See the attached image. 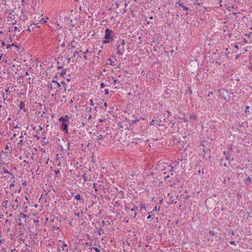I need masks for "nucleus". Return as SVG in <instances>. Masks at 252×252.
Segmentation results:
<instances>
[{"label": "nucleus", "instance_id": "obj_23", "mask_svg": "<svg viewBox=\"0 0 252 252\" xmlns=\"http://www.w3.org/2000/svg\"><path fill=\"white\" fill-rule=\"evenodd\" d=\"M157 206L155 207L154 209H153V210L152 211H151V212L149 213V214H151L152 215H153V213L157 211Z\"/></svg>", "mask_w": 252, "mask_h": 252}, {"label": "nucleus", "instance_id": "obj_3", "mask_svg": "<svg viewBox=\"0 0 252 252\" xmlns=\"http://www.w3.org/2000/svg\"><path fill=\"white\" fill-rule=\"evenodd\" d=\"M116 47H117V54L122 55L125 51L124 47L121 45H116Z\"/></svg>", "mask_w": 252, "mask_h": 252}, {"label": "nucleus", "instance_id": "obj_14", "mask_svg": "<svg viewBox=\"0 0 252 252\" xmlns=\"http://www.w3.org/2000/svg\"><path fill=\"white\" fill-rule=\"evenodd\" d=\"M139 207H140V208L141 209H144L145 210H146V206H145V204H143V203H140L139 205Z\"/></svg>", "mask_w": 252, "mask_h": 252}, {"label": "nucleus", "instance_id": "obj_19", "mask_svg": "<svg viewBox=\"0 0 252 252\" xmlns=\"http://www.w3.org/2000/svg\"><path fill=\"white\" fill-rule=\"evenodd\" d=\"M103 136L102 134L99 135L97 137V140L99 141L103 139Z\"/></svg>", "mask_w": 252, "mask_h": 252}, {"label": "nucleus", "instance_id": "obj_38", "mask_svg": "<svg viewBox=\"0 0 252 252\" xmlns=\"http://www.w3.org/2000/svg\"><path fill=\"white\" fill-rule=\"evenodd\" d=\"M72 57H70V58H68L67 59V61H68V63H70V62L71 61V59H72Z\"/></svg>", "mask_w": 252, "mask_h": 252}, {"label": "nucleus", "instance_id": "obj_53", "mask_svg": "<svg viewBox=\"0 0 252 252\" xmlns=\"http://www.w3.org/2000/svg\"><path fill=\"white\" fill-rule=\"evenodd\" d=\"M115 5H116L117 8L119 7V4L118 3H116Z\"/></svg>", "mask_w": 252, "mask_h": 252}, {"label": "nucleus", "instance_id": "obj_5", "mask_svg": "<svg viewBox=\"0 0 252 252\" xmlns=\"http://www.w3.org/2000/svg\"><path fill=\"white\" fill-rule=\"evenodd\" d=\"M177 4H178L179 6L183 7V9L186 10V15H187L188 14V11L189 10V8L187 7L186 6H185L183 2H182L181 1H179L177 2Z\"/></svg>", "mask_w": 252, "mask_h": 252}, {"label": "nucleus", "instance_id": "obj_4", "mask_svg": "<svg viewBox=\"0 0 252 252\" xmlns=\"http://www.w3.org/2000/svg\"><path fill=\"white\" fill-rule=\"evenodd\" d=\"M61 129L64 131V133H68V124L66 123H62L61 126Z\"/></svg>", "mask_w": 252, "mask_h": 252}, {"label": "nucleus", "instance_id": "obj_50", "mask_svg": "<svg viewBox=\"0 0 252 252\" xmlns=\"http://www.w3.org/2000/svg\"><path fill=\"white\" fill-rule=\"evenodd\" d=\"M151 218V215H149L148 217H147V219H150Z\"/></svg>", "mask_w": 252, "mask_h": 252}, {"label": "nucleus", "instance_id": "obj_31", "mask_svg": "<svg viewBox=\"0 0 252 252\" xmlns=\"http://www.w3.org/2000/svg\"><path fill=\"white\" fill-rule=\"evenodd\" d=\"M108 61L109 62V64L110 65H113L112 63H113V61L110 58L109 59Z\"/></svg>", "mask_w": 252, "mask_h": 252}, {"label": "nucleus", "instance_id": "obj_32", "mask_svg": "<svg viewBox=\"0 0 252 252\" xmlns=\"http://www.w3.org/2000/svg\"><path fill=\"white\" fill-rule=\"evenodd\" d=\"M94 249L95 250V252H99L100 250L98 249L97 248H94Z\"/></svg>", "mask_w": 252, "mask_h": 252}, {"label": "nucleus", "instance_id": "obj_15", "mask_svg": "<svg viewBox=\"0 0 252 252\" xmlns=\"http://www.w3.org/2000/svg\"><path fill=\"white\" fill-rule=\"evenodd\" d=\"M89 50L88 49H87L86 50L85 52H84L83 53V58L85 59V60H87L88 58H87V56L86 55V54L89 53Z\"/></svg>", "mask_w": 252, "mask_h": 252}, {"label": "nucleus", "instance_id": "obj_33", "mask_svg": "<svg viewBox=\"0 0 252 252\" xmlns=\"http://www.w3.org/2000/svg\"><path fill=\"white\" fill-rule=\"evenodd\" d=\"M230 244L232 245H236L235 242L234 241H231L230 242Z\"/></svg>", "mask_w": 252, "mask_h": 252}, {"label": "nucleus", "instance_id": "obj_20", "mask_svg": "<svg viewBox=\"0 0 252 252\" xmlns=\"http://www.w3.org/2000/svg\"><path fill=\"white\" fill-rule=\"evenodd\" d=\"M86 174L85 173L82 175V178L83 179L84 182H85L87 181V178L86 177Z\"/></svg>", "mask_w": 252, "mask_h": 252}, {"label": "nucleus", "instance_id": "obj_24", "mask_svg": "<svg viewBox=\"0 0 252 252\" xmlns=\"http://www.w3.org/2000/svg\"><path fill=\"white\" fill-rule=\"evenodd\" d=\"M246 181L249 182L250 183H251L252 182V179H251V178H250V177H248L247 178V179H246Z\"/></svg>", "mask_w": 252, "mask_h": 252}, {"label": "nucleus", "instance_id": "obj_21", "mask_svg": "<svg viewBox=\"0 0 252 252\" xmlns=\"http://www.w3.org/2000/svg\"><path fill=\"white\" fill-rule=\"evenodd\" d=\"M22 145H23V140H22L17 143V145L19 147H22Z\"/></svg>", "mask_w": 252, "mask_h": 252}, {"label": "nucleus", "instance_id": "obj_6", "mask_svg": "<svg viewBox=\"0 0 252 252\" xmlns=\"http://www.w3.org/2000/svg\"><path fill=\"white\" fill-rule=\"evenodd\" d=\"M69 117L65 115L64 116L61 117L59 118V121L62 122L63 123H66L68 121Z\"/></svg>", "mask_w": 252, "mask_h": 252}, {"label": "nucleus", "instance_id": "obj_9", "mask_svg": "<svg viewBox=\"0 0 252 252\" xmlns=\"http://www.w3.org/2000/svg\"><path fill=\"white\" fill-rule=\"evenodd\" d=\"M125 40L124 39H119L118 41H117V44L116 45H121V46L124 47L125 45Z\"/></svg>", "mask_w": 252, "mask_h": 252}, {"label": "nucleus", "instance_id": "obj_7", "mask_svg": "<svg viewBox=\"0 0 252 252\" xmlns=\"http://www.w3.org/2000/svg\"><path fill=\"white\" fill-rule=\"evenodd\" d=\"M167 195L169 196V198L168 199V203H169L170 204H177V201H174L173 199H172V197L170 196V193H168Z\"/></svg>", "mask_w": 252, "mask_h": 252}, {"label": "nucleus", "instance_id": "obj_57", "mask_svg": "<svg viewBox=\"0 0 252 252\" xmlns=\"http://www.w3.org/2000/svg\"><path fill=\"white\" fill-rule=\"evenodd\" d=\"M103 120H102V119H99V122H103Z\"/></svg>", "mask_w": 252, "mask_h": 252}, {"label": "nucleus", "instance_id": "obj_43", "mask_svg": "<svg viewBox=\"0 0 252 252\" xmlns=\"http://www.w3.org/2000/svg\"><path fill=\"white\" fill-rule=\"evenodd\" d=\"M240 56V54H238V55H237L236 56V59H238Z\"/></svg>", "mask_w": 252, "mask_h": 252}, {"label": "nucleus", "instance_id": "obj_41", "mask_svg": "<svg viewBox=\"0 0 252 252\" xmlns=\"http://www.w3.org/2000/svg\"><path fill=\"white\" fill-rule=\"evenodd\" d=\"M167 113H168V117H169V116H171V113L168 110L167 111Z\"/></svg>", "mask_w": 252, "mask_h": 252}, {"label": "nucleus", "instance_id": "obj_18", "mask_svg": "<svg viewBox=\"0 0 252 252\" xmlns=\"http://www.w3.org/2000/svg\"><path fill=\"white\" fill-rule=\"evenodd\" d=\"M3 170H4L3 173H4V174H10L13 177V178L14 177L13 174H11L7 170H6L5 169H4Z\"/></svg>", "mask_w": 252, "mask_h": 252}, {"label": "nucleus", "instance_id": "obj_34", "mask_svg": "<svg viewBox=\"0 0 252 252\" xmlns=\"http://www.w3.org/2000/svg\"><path fill=\"white\" fill-rule=\"evenodd\" d=\"M54 173L57 175L58 174V173H60V170H55L54 171Z\"/></svg>", "mask_w": 252, "mask_h": 252}, {"label": "nucleus", "instance_id": "obj_30", "mask_svg": "<svg viewBox=\"0 0 252 252\" xmlns=\"http://www.w3.org/2000/svg\"><path fill=\"white\" fill-rule=\"evenodd\" d=\"M105 85L103 83H101L100 84V88H103L105 87Z\"/></svg>", "mask_w": 252, "mask_h": 252}, {"label": "nucleus", "instance_id": "obj_51", "mask_svg": "<svg viewBox=\"0 0 252 252\" xmlns=\"http://www.w3.org/2000/svg\"><path fill=\"white\" fill-rule=\"evenodd\" d=\"M63 246L64 247H67V245L66 244L63 243Z\"/></svg>", "mask_w": 252, "mask_h": 252}, {"label": "nucleus", "instance_id": "obj_46", "mask_svg": "<svg viewBox=\"0 0 252 252\" xmlns=\"http://www.w3.org/2000/svg\"><path fill=\"white\" fill-rule=\"evenodd\" d=\"M101 223L102 225H104L105 224V222L104 220H102L101 222Z\"/></svg>", "mask_w": 252, "mask_h": 252}, {"label": "nucleus", "instance_id": "obj_60", "mask_svg": "<svg viewBox=\"0 0 252 252\" xmlns=\"http://www.w3.org/2000/svg\"><path fill=\"white\" fill-rule=\"evenodd\" d=\"M238 13H239V12H238V13L234 12V13H233V14H234V15H236V14H238Z\"/></svg>", "mask_w": 252, "mask_h": 252}, {"label": "nucleus", "instance_id": "obj_37", "mask_svg": "<svg viewBox=\"0 0 252 252\" xmlns=\"http://www.w3.org/2000/svg\"><path fill=\"white\" fill-rule=\"evenodd\" d=\"M14 184H11L10 185H9V187H10V189H11L12 187H14Z\"/></svg>", "mask_w": 252, "mask_h": 252}, {"label": "nucleus", "instance_id": "obj_25", "mask_svg": "<svg viewBox=\"0 0 252 252\" xmlns=\"http://www.w3.org/2000/svg\"><path fill=\"white\" fill-rule=\"evenodd\" d=\"M225 159H226V160H229V161H230V158H229V156L228 155H225Z\"/></svg>", "mask_w": 252, "mask_h": 252}, {"label": "nucleus", "instance_id": "obj_27", "mask_svg": "<svg viewBox=\"0 0 252 252\" xmlns=\"http://www.w3.org/2000/svg\"><path fill=\"white\" fill-rule=\"evenodd\" d=\"M78 54V52L77 51H75L73 53V56L72 57V58H75L77 54Z\"/></svg>", "mask_w": 252, "mask_h": 252}, {"label": "nucleus", "instance_id": "obj_12", "mask_svg": "<svg viewBox=\"0 0 252 252\" xmlns=\"http://www.w3.org/2000/svg\"><path fill=\"white\" fill-rule=\"evenodd\" d=\"M97 232L99 235L104 233V230L101 228H98Z\"/></svg>", "mask_w": 252, "mask_h": 252}, {"label": "nucleus", "instance_id": "obj_35", "mask_svg": "<svg viewBox=\"0 0 252 252\" xmlns=\"http://www.w3.org/2000/svg\"><path fill=\"white\" fill-rule=\"evenodd\" d=\"M11 45H10V44L7 45L6 46V48L7 49H9V48L11 49Z\"/></svg>", "mask_w": 252, "mask_h": 252}, {"label": "nucleus", "instance_id": "obj_40", "mask_svg": "<svg viewBox=\"0 0 252 252\" xmlns=\"http://www.w3.org/2000/svg\"><path fill=\"white\" fill-rule=\"evenodd\" d=\"M56 84H57V86L58 88H60L61 87V85L60 83H59L58 82H56Z\"/></svg>", "mask_w": 252, "mask_h": 252}, {"label": "nucleus", "instance_id": "obj_42", "mask_svg": "<svg viewBox=\"0 0 252 252\" xmlns=\"http://www.w3.org/2000/svg\"><path fill=\"white\" fill-rule=\"evenodd\" d=\"M94 189H95V191H96V190H97V189H96V187H95V183H94Z\"/></svg>", "mask_w": 252, "mask_h": 252}, {"label": "nucleus", "instance_id": "obj_22", "mask_svg": "<svg viewBox=\"0 0 252 252\" xmlns=\"http://www.w3.org/2000/svg\"><path fill=\"white\" fill-rule=\"evenodd\" d=\"M137 210H138V207H136V206H134L133 208L131 209V212H132V211L136 212Z\"/></svg>", "mask_w": 252, "mask_h": 252}, {"label": "nucleus", "instance_id": "obj_2", "mask_svg": "<svg viewBox=\"0 0 252 252\" xmlns=\"http://www.w3.org/2000/svg\"><path fill=\"white\" fill-rule=\"evenodd\" d=\"M18 217V223L19 226H24V223L26 222L28 216L23 213H20L17 216Z\"/></svg>", "mask_w": 252, "mask_h": 252}, {"label": "nucleus", "instance_id": "obj_11", "mask_svg": "<svg viewBox=\"0 0 252 252\" xmlns=\"http://www.w3.org/2000/svg\"><path fill=\"white\" fill-rule=\"evenodd\" d=\"M25 107V104L24 102L21 101L20 103V105H19V107H20V109L24 110V111L25 112L26 111V110Z\"/></svg>", "mask_w": 252, "mask_h": 252}, {"label": "nucleus", "instance_id": "obj_39", "mask_svg": "<svg viewBox=\"0 0 252 252\" xmlns=\"http://www.w3.org/2000/svg\"><path fill=\"white\" fill-rule=\"evenodd\" d=\"M5 45H6V44L4 43V42H2L1 43V46H2V47H4V46H5Z\"/></svg>", "mask_w": 252, "mask_h": 252}, {"label": "nucleus", "instance_id": "obj_1", "mask_svg": "<svg viewBox=\"0 0 252 252\" xmlns=\"http://www.w3.org/2000/svg\"><path fill=\"white\" fill-rule=\"evenodd\" d=\"M105 33L104 40L103 41V44L108 43L113 40L114 32L112 30L107 29L105 31Z\"/></svg>", "mask_w": 252, "mask_h": 252}, {"label": "nucleus", "instance_id": "obj_52", "mask_svg": "<svg viewBox=\"0 0 252 252\" xmlns=\"http://www.w3.org/2000/svg\"><path fill=\"white\" fill-rule=\"evenodd\" d=\"M213 94V93H212V92L208 94V97H209V96H210V95H211V94Z\"/></svg>", "mask_w": 252, "mask_h": 252}, {"label": "nucleus", "instance_id": "obj_13", "mask_svg": "<svg viewBox=\"0 0 252 252\" xmlns=\"http://www.w3.org/2000/svg\"><path fill=\"white\" fill-rule=\"evenodd\" d=\"M75 198L77 200H83V199L80 197L79 194H77L74 196Z\"/></svg>", "mask_w": 252, "mask_h": 252}, {"label": "nucleus", "instance_id": "obj_17", "mask_svg": "<svg viewBox=\"0 0 252 252\" xmlns=\"http://www.w3.org/2000/svg\"><path fill=\"white\" fill-rule=\"evenodd\" d=\"M209 234L210 236H214L216 234H217V232H215V231L213 230H210L209 232Z\"/></svg>", "mask_w": 252, "mask_h": 252}, {"label": "nucleus", "instance_id": "obj_55", "mask_svg": "<svg viewBox=\"0 0 252 252\" xmlns=\"http://www.w3.org/2000/svg\"><path fill=\"white\" fill-rule=\"evenodd\" d=\"M75 215L76 216H77V217H79V213L76 214V213H75Z\"/></svg>", "mask_w": 252, "mask_h": 252}, {"label": "nucleus", "instance_id": "obj_26", "mask_svg": "<svg viewBox=\"0 0 252 252\" xmlns=\"http://www.w3.org/2000/svg\"><path fill=\"white\" fill-rule=\"evenodd\" d=\"M249 106H247L246 107H245V112H249Z\"/></svg>", "mask_w": 252, "mask_h": 252}, {"label": "nucleus", "instance_id": "obj_48", "mask_svg": "<svg viewBox=\"0 0 252 252\" xmlns=\"http://www.w3.org/2000/svg\"><path fill=\"white\" fill-rule=\"evenodd\" d=\"M8 148H9V146H8V145H7L5 146V150H8Z\"/></svg>", "mask_w": 252, "mask_h": 252}, {"label": "nucleus", "instance_id": "obj_36", "mask_svg": "<svg viewBox=\"0 0 252 252\" xmlns=\"http://www.w3.org/2000/svg\"><path fill=\"white\" fill-rule=\"evenodd\" d=\"M90 103L91 104V105L93 106L94 105V103H93V101L92 99H90Z\"/></svg>", "mask_w": 252, "mask_h": 252}, {"label": "nucleus", "instance_id": "obj_49", "mask_svg": "<svg viewBox=\"0 0 252 252\" xmlns=\"http://www.w3.org/2000/svg\"><path fill=\"white\" fill-rule=\"evenodd\" d=\"M136 215H137V213L135 212H134V216H133L134 218H135L136 217Z\"/></svg>", "mask_w": 252, "mask_h": 252}, {"label": "nucleus", "instance_id": "obj_29", "mask_svg": "<svg viewBox=\"0 0 252 252\" xmlns=\"http://www.w3.org/2000/svg\"><path fill=\"white\" fill-rule=\"evenodd\" d=\"M9 87H7L5 89V92L6 93H9Z\"/></svg>", "mask_w": 252, "mask_h": 252}, {"label": "nucleus", "instance_id": "obj_10", "mask_svg": "<svg viewBox=\"0 0 252 252\" xmlns=\"http://www.w3.org/2000/svg\"><path fill=\"white\" fill-rule=\"evenodd\" d=\"M0 94H1L2 95V98L3 99L4 103L5 104V101H8V100H7V95H5L4 93L2 91H0Z\"/></svg>", "mask_w": 252, "mask_h": 252}, {"label": "nucleus", "instance_id": "obj_64", "mask_svg": "<svg viewBox=\"0 0 252 252\" xmlns=\"http://www.w3.org/2000/svg\"><path fill=\"white\" fill-rule=\"evenodd\" d=\"M251 29L252 30V27L251 28Z\"/></svg>", "mask_w": 252, "mask_h": 252}, {"label": "nucleus", "instance_id": "obj_62", "mask_svg": "<svg viewBox=\"0 0 252 252\" xmlns=\"http://www.w3.org/2000/svg\"><path fill=\"white\" fill-rule=\"evenodd\" d=\"M39 130H41L42 129V127L41 126H39Z\"/></svg>", "mask_w": 252, "mask_h": 252}, {"label": "nucleus", "instance_id": "obj_63", "mask_svg": "<svg viewBox=\"0 0 252 252\" xmlns=\"http://www.w3.org/2000/svg\"><path fill=\"white\" fill-rule=\"evenodd\" d=\"M17 29V27H14L15 31H16Z\"/></svg>", "mask_w": 252, "mask_h": 252}, {"label": "nucleus", "instance_id": "obj_28", "mask_svg": "<svg viewBox=\"0 0 252 252\" xmlns=\"http://www.w3.org/2000/svg\"><path fill=\"white\" fill-rule=\"evenodd\" d=\"M104 94L105 95H107L109 94V90L108 89H105L104 90Z\"/></svg>", "mask_w": 252, "mask_h": 252}, {"label": "nucleus", "instance_id": "obj_54", "mask_svg": "<svg viewBox=\"0 0 252 252\" xmlns=\"http://www.w3.org/2000/svg\"><path fill=\"white\" fill-rule=\"evenodd\" d=\"M62 47H65V44L64 43H63L61 45Z\"/></svg>", "mask_w": 252, "mask_h": 252}, {"label": "nucleus", "instance_id": "obj_8", "mask_svg": "<svg viewBox=\"0 0 252 252\" xmlns=\"http://www.w3.org/2000/svg\"><path fill=\"white\" fill-rule=\"evenodd\" d=\"M128 122V123L131 125H133L134 123H136L139 121L138 118L135 119L134 120H130L129 119H126Z\"/></svg>", "mask_w": 252, "mask_h": 252}, {"label": "nucleus", "instance_id": "obj_56", "mask_svg": "<svg viewBox=\"0 0 252 252\" xmlns=\"http://www.w3.org/2000/svg\"><path fill=\"white\" fill-rule=\"evenodd\" d=\"M235 48L236 49H239V47H238V46L237 45H235Z\"/></svg>", "mask_w": 252, "mask_h": 252}, {"label": "nucleus", "instance_id": "obj_61", "mask_svg": "<svg viewBox=\"0 0 252 252\" xmlns=\"http://www.w3.org/2000/svg\"><path fill=\"white\" fill-rule=\"evenodd\" d=\"M104 106L105 107H106L107 106V103L106 102H105L104 104Z\"/></svg>", "mask_w": 252, "mask_h": 252}, {"label": "nucleus", "instance_id": "obj_47", "mask_svg": "<svg viewBox=\"0 0 252 252\" xmlns=\"http://www.w3.org/2000/svg\"><path fill=\"white\" fill-rule=\"evenodd\" d=\"M70 149V144L69 143H68L67 144V149Z\"/></svg>", "mask_w": 252, "mask_h": 252}, {"label": "nucleus", "instance_id": "obj_45", "mask_svg": "<svg viewBox=\"0 0 252 252\" xmlns=\"http://www.w3.org/2000/svg\"><path fill=\"white\" fill-rule=\"evenodd\" d=\"M58 68L59 69L63 68V66H62V65L58 66Z\"/></svg>", "mask_w": 252, "mask_h": 252}, {"label": "nucleus", "instance_id": "obj_59", "mask_svg": "<svg viewBox=\"0 0 252 252\" xmlns=\"http://www.w3.org/2000/svg\"><path fill=\"white\" fill-rule=\"evenodd\" d=\"M23 162L28 163V161H27L26 160H24Z\"/></svg>", "mask_w": 252, "mask_h": 252}, {"label": "nucleus", "instance_id": "obj_44", "mask_svg": "<svg viewBox=\"0 0 252 252\" xmlns=\"http://www.w3.org/2000/svg\"><path fill=\"white\" fill-rule=\"evenodd\" d=\"M10 45H11V47L15 46V47H18V46L17 45H15L14 43H13L12 44H10Z\"/></svg>", "mask_w": 252, "mask_h": 252}, {"label": "nucleus", "instance_id": "obj_58", "mask_svg": "<svg viewBox=\"0 0 252 252\" xmlns=\"http://www.w3.org/2000/svg\"><path fill=\"white\" fill-rule=\"evenodd\" d=\"M66 81H67L68 82H69L70 81V78H67L66 79Z\"/></svg>", "mask_w": 252, "mask_h": 252}, {"label": "nucleus", "instance_id": "obj_16", "mask_svg": "<svg viewBox=\"0 0 252 252\" xmlns=\"http://www.w3.org/2000/svg\"><path fill=\"white\" fill-rule=\"evenodd\" d=\"M66 70H67V69H64L62 70V71L60 73V75L61 76H63L64 75H65V74L66 73Z\"/></svg>", "mask_w": 252, "mask_h": 252}]
</instances>
